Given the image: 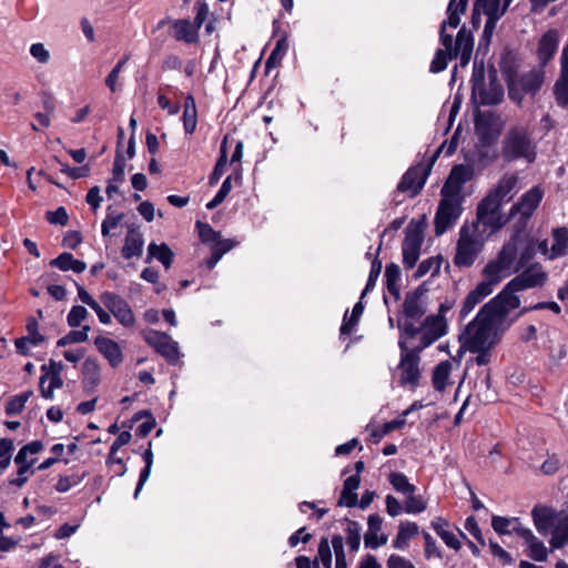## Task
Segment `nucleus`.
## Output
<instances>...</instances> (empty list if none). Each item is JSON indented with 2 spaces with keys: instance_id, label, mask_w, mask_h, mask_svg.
Instances as JSON below:
<instances>
[{
  "instance_id": "f257e3e1",
  "label": "nucleus",
  "mask_w": 568,
  "mask_h": 568,
  "mask_svg": "<svg viewBox=\"0 0 568 568\" xmlns=\"http://www.w3.org/2000/svg\"><path fill=\"white\" fill-rule=\"evenodd\" d=\"M537 252L547 254V240L519 227L501 246L497 257L487 264L488 272L501 275L503 280L527 266Z\"/></svg>"
},
{
  "instance_id": "f03ea898",
  "label": "nucleus",
  "mask_w": 568,
  "mask_h": 568,
  "mask_svg": "<svg viewBox=\"0 0 568 568\" xmlns=\"http://www.w3.org/2000/svg\"><path fill=\"white\" fill-rule=\"evenodd\" d=\"M499 155L504 163L532 164L538 155V142L529 124H514L507 129L500 142Z\"/></svg>"
},
{
  "instance_id": "7ed1b4c3",
  "label": "nucleus",
  "mask_w": 568,
  "mask_h": 568,
  "mask_svg": "<svg viewBox=\"0 0 568 568\" xmlns=\"http://www.w3.org/2000/svg\"><path fill=\"white\" fill-rule=\"evenodd\" d=\"M501 324L489 313L480 308L459 335V342L465 349H483L495 347L501 339Z\"/></svg>"
},
{
  "instance_id": "20e7f679",
  "label": "nucleus",
  "mask_w": 568,
  "mask_h": 568,
  "mask_svg": "<svg viewBox=\"0 0 568 568\" xmlns=\"http://www.w3.org/2000/svg\"><path fill=\"white\" fill-rule=\"evenodd\" d=\"M531 516L539 534L546 535L551 530L552 548L560 549L568 544V513L537 505L532 508Z\"/></svg>"
},
{
  "instance_id": "39448f33",
  "label": "nucleus",
  "mask_w": 568,
  "mask_h": 568,
  "mask_svg": "<svg viewBox=\"0 0 568 568\" xmlns=\"http://www.w3.org/2000/svg\"><path fill=\"white\" fill-rule=\"evenodd\" d=\"M545 74V68L539 64L518 77L507 74L509 99L520 104L525 94L535 95L544 84Z\"/></svg>"
},
{
  "instance_id": "423d86ee",
  "label": "nucleus",
  "mask_w": 568,
  "mask_h": 568,
  "mask_svg": "<svg viewBox=\"0 0 568 568\" xmlns=\"http://www.w3.org/2000/svg\"><path fill=\"white\" fill-rule=\"evenodd\" d=\"M484 246L483 233L475 229L464 225L459 232V239L456 245L454 263L458 267H469L474 264Z\"/></svg>"
},
{
  "instance_id": "0eeeda50",
  "label": "nucleus",
  "mask_w": 568,
  "mask_h": 568,
  "mask_svg": "<svg viewBox=\"0 0 568 568\" xmlns=\"http://www.w3.org/2000/svg\"><path fill=\"white\" fill-rule=\"evenodd\" d=\"M501 202L487 194L478 204L477 221L470 227L480 233L489 229V234L500 230L511 217L501 213Z\"/></svg>"
},
{
  "instance_id": "6e6552de",
  "label": "nucleus",
  "mask_w": 568,
  "mask_h": 568,
  "mask_svg": "<svg viewBox=\"0 0 568 568\" xmlns=\"http://www.w3.org/2000/svg\"><path fill=\"white\" fill-rule=\"evenodd\" d=\"M449 26L448 19L445 20L440 29V42L443 47L449 52V58L455 59L459 55L460 65L465 67L469 60L474 48V38L470 31L462 28L454 42L453 36L446 33V27Z\"/></svg>"
},
{
  "instance_id": "1a4fd4ad",
  "label": "nucleus",
  "mask_w": 568,
  "mask_h": 568,
  "mask_svg": "<svg viewBox=\"0 0 568 568\" xmlns=\"http://www.w3.org/2000/svg\"><path fill=\"white\" fill-rule=\"evenodd\" d=\"M447 185L442 190L443 197L435 214V233L443 235L462 214L460 200L457 194H446Z\"/></svg>"
},
{
  "instance_id": "9d476101",
  "label": "nucleus",
  "mask_w": 568,
  "mask_h": 568,
  "mask_svg": "<svg viewBox=\"0 0 568 568\" xmlns=\"http://www.w3.org/2000/svg\"><path fill=\"white\" fill-rule=\"evenodd\" d=\"M517 292L520 291L516 286L511 287V282H509L497 296L491 298L481 308L503 324L507 315L520 305L519 297L516 295Z\"/></svg>"
},
{
  "instance_id": "9b49d317",
  "label": "nucleus",
  "mask_w": 568,
  "mask_h": 568,
  "mask_svg": "<svg viewBox=\"0 0 568 568\" xmlns=\"http://www.w3.org/2000/svg\"><path fill=\"white\" fill-rule=\"evenodd\" d=\"M484 274L486 278L470 291L464 300L459 311L460 320L466 318L485 297L493 293L494 286L501 281V275L490 274L487 265L484 268Z\"/></svg>"
},
{
  "instance_id": "f8f14e48",
  "label": "nucleus",
  "mask_w": 568,
  "mask_h": 568,
  "mask_svg": "<svg viewBox=\"0 0 568 568\" xmlns=\"http://www.w3.org/2000/svg\"><path fill=\"white\" fill-rule=\"evenodd\" d=\"M422 349L413 346L410 349H406L405 343H402L400 349V362L398 369L400 371V384L416 386L420 377L419 371V354Z\"/></svg>"
},
{
  "instance_id": "ddd939ff",
  "label": "nucleus",
  "mask_w": 568,
  "mask_h": 568,
  "mask_svg": "<svg viewBox=\"0 0 568 568\" xmlns=\"http://www.w3.org/2000/svg\"><path fill=\"white\" fill-rule=\"evenodd\" d=\"M504 90L500 84L491 81L486 88L484 83L483 71L474 73L473 77V98L483 105H495L501 102Z\"/></svg>"
},
{
  "instance_id": "4468645a",
  "label": "nucleus",
  "mask_w": 568,
  "mask_h": 568,
  "mask_svg": "<svg viewBox=\"0 0 568 568\" xmlns=\"http://www.w3.org/2000/svg\"><path fill=\"white\" fill-rule=\"evenodd\" d=\"M422 336L416 347L424 351L447 333V323L442 314L429 315L420 325Z\"/></svg>"
},
{
  "instance_id": "2eb2a0df",
  "label": "nucleus",
  "mask_w": 568,
  "mask_h": 568,
  "mask_svg": "<svg viewBox=\"0 0 568 568\" xmlns=\"http://www.w3.org/2000/svg\"><path fill=\"white\" fill-rule=\"evenodd\" d=\"M102 304L113 314V316L125 327L134 325L135 317L129 304L119 295L110 292L101 294Z\"/></svg>"
},
{
  "instance_id": "dca6fc26",
  "label": "nucleus",
  "mask_w": 568,
  "mask_h": 568,
  "mask_svg": "<svg viewBox=\"0 0 568 568\" xmlns=\"http://www.w3.org/2000/svg\"><path fill=\"white\" fill-rule=\"evenodd\" d=\"M144 339L170 363H176L179 361L180 353L178 343L168 334L152 329L144 334Z\"/></svg>"
},
{
  "instance_id": "f3484780",
  "label": "nucleus",
  "mask_w": 568,
  "mask_h": 568,
  "mask_svg": "<svg viewBox=\"0 0 568 568\" xmlns=\"http://www.w3.org/2000/svg\"><path fill=\"white\" fill-rule=\"evenodd\" d=\"M429 171L430 166L425 164L408 169L398 183V191L407 192L410 196L417 195L423 189Z\"/></svg>"
},
{
  "instance_id": "a211bd4d",
  "label": "nucleus",
  "mask_w": 568,
  "mask_h": 568,
  "mask_svg": "<svg viewBox=\"0 0 568 568\" xmlns=\"http://www.w3.org/2000/svg\"><path fill=\"white\" fill-rule=\"evenodd\" d=\"M43 375L40 377L39 386L44 398H52L53 392L62 387V378L60 376L63 364L61 362L50 361L48 365L41 367Z\"/></svg>"
},
{
  "instance_id": "6ab92c4d",
  "label": "nucleus",
  "mask_w": 568,
  "mask_h": 568,
  "mask_svg": "<svg viewBox=\"0 0 568 568\" xmlns=\"http://www.w3.org/2000/svg\"><path fill=\"white\" fill-rule=\"evenodd\" d=\"M542 196V190L539 186H534L511 206L509 216L514 217L515 215L520 214V220H523V223H526V221L532 215L534 211L538 207Z\"/></svg>"
},
{
  "instance_id": "aec40b11",
  "label": "nucleus",
  "mask_w": 568,
  "mask_h": 568,
  "mask_svg": "<svg viewBox=\"0 0 568 568\" xmlns=\"http://www.w3.org/2000/svg\"><path fill=\"white\" fill-rule=\"evenodd\" d=\"M422 243V232L416 227H407L406 236L402 245L403 262L407 268L414 267L416 262L418 261Z\"/></svg>"
},
{
  "instance_id": "412c9836",
  "label": "nucleus",
  "mask_w": 568,
  "mask_h": 568,
  "mask_svg": "<svg viewBox=\"0 0 568 568\" xmlns=\"http://www.w3.org/2000/svg\"><path fill=\"white\" fill-rule=\"evenodd\" d=\"M523 270L520 274L510 281L511 287L516 286L519 291H524L541 286L547 280V274L539 264H532L528 267L525 266Z\"/></svg>"
},
{
  "instance_id": "4be33fe9",
  "label": "nucleus",
  "mask_w": 568,
  "mask_h": 568,
  "mask_svg": "<svg viewBox=\"0 0 568 568\" xmlns=\"http://www.w3.org/2000/svg\"><path fill=\"white\" fill-rule=\"evenodd\" d=\"M559 43L560 34L556 29H550L541 36L537 48L539 65L546 67L556 54Z\"/></svg>"
},
{
  "instance_id": "5701e85b",
  "label": "nucleus",
  "mask_w": 568,
  "mask_h": 568,
  "mask_svg": "<svg viewBox=\"0 0 568 568\" xmlns=\"http://www.w3.org/2000/svg\"><path fill=\"white\" fill-rule=\"evenodd\" d=\"M518 182L519 178L516 173H506L500 178L496 186L488 192V194L501 203L509 201L516 193Z\"/></svg>"
},
{
  "instance_id": "b1692460",
  "label": "nucleus",
  "mask_w": 568,
  "mask_h": 568,
  "mask_svg": "<svg viewBox=\"0 0 568 568\" xmlns=\"http://www.w3.org/2000/svg\"><path fill=\"white\" fill-rule=\"evenodd\" d=\"M423 292L415 290L406 294L403 303V313L407 318L418 320L426 313Z\"/></svg>"
},
{
  "instance_id": "393cba45",
  "label": "nucleus",
  "mask_w": 568,
  "mask_h": 568,
  "mask_svg": "<svg viewBox=\"0 0 568 568\" xmlns=\"http://www.w3.org/2000/svg\"><path fill=\"white\" fill-rule=\"evenodd\" d=\"M94 344L98 351L109 361L113 367L118 366L122 362V352L115 341L108 337H97Z\"/></svg>"
},
{
  "instance_id": "a878e982",
  "label": "nucleus",
  "mask_w": 568,
  "mask_h": 568,
  "mask_svg": "<svg viewBox=\"0 0 568 568\" xmlns=\"http://www.w3.org/2000/svg\"><path fill=\"white\" fill-rule=\"evenodd\" d=\"M513 0H476L473 20L476 22V14L483 12L486 16H504Z\"/></svg>"
},
{
  "instance_id": "bb28decb",
  "label": "nucleus",
  "mask_w": 568,
  "mask_h": 568,
  "mask_svg": "<svg viewBox=\"0 0 568 568\" xmlns=\"http://www.w3.org/2000/svg\"><path fill=\"white\" fill-rule=\"evenodd\" d=\"M520 537L525 540L529 557L535 561H545L548 557V550L544 542L539 540L529 528L520 530Z\"/></svg>"
},
{
  "instance_id": "cd10ccee",
  "label": "nucleus",
  "mask_w": 568,
  "mask_h": 568,
  "mask_svg": "<svg viewBox=\"0 0 568 568\" xmlns=\"http://www.w3.org/2000/svg\"><path fill=\"white\" fill-rule=\"evenodd\" d=\"M143 245L144 240L142 234L135 229L129 230L121 251L122 256L126 260L141 256L143 252Z\"/></svg>"
},
{
  "instance_id": "c85d7f7f",
  "label": "nucleus",
  "mask_w": 568,
  "mask_h": 568,
  "mask_svg": "<svg viewBox=\"0 0 568 568\" xmlns=\"http://www.w3.org/2000/svg\"><path fill=\"white\" fill-rule=\"evenodd\" d=\"M28 453L36 454V442H31L28 445H26L24 447H22L14 458V463L17 465H19V469H18V477L14 480H12L11 483L16 486H22L28 479L26 474L29 471V468L32 464V460L30 463L27 462Z\"/></svg>"
},
{
  "instance_id": "c756f323",
  "label": "nucleus",
  "mask_w": 568,
  "mask_h": 568,
  "mask_svg": "<svg viewBox=\"0 0 568 568\" xmlns=\"http://www.w3.org/2000/svg\"><path fill=\"white\" fill-rule=\"evenodd\" d=\"M554 243L550 248L547 247V254H542L548 260H555L562 256L568 251V229L558 227L552 231Z\"/></svg>"
},
{
  "instance_id": "7c9ffc66",
  "label": "nucleus",
  "mask_w": 568,
  "mask_h": 568,
  "mask_svg": "<svg viewBox=\"0 0 568 568\" xmlns=\"http://www.w3.org/2000/svg\"><path fill=\"white\" fill-rule=\"evenodd\" d=\"M494 121L495 116L491 112H480L476 115L475 129L481 142L490 143L496 139L497 133L490 131Z\"/></svg>"
},
{
  "instance_id": "2f4dec72",
  "label": "nucleus",
  "mask_w": 568,
  "mask_h": 568,
  "mask_svg": "<svg viewBox=\"0 0 568 568\" xmlns=\"http://www.w3.org/2000/svg\"><path fill=\"white\" fill-rule=\"evenodd\" d=\"M172 29L174 32L173 36L178 41L196 43L199 40L197 28L187 19L175 20L172 24Z\"/></svg>"
},
{
  "instance_id": "473e14b6",
  "label": "nucleus",
  "mask_w": 568,
  "mask_h": 568,
  "mask_svg": "<svg viewBox=\"0 0 568 568\" xmlns=\"http://www.w3.org/2000/svg\"><path fill=\"white\" fill-rule=\"evenodd\" d=\"M491 527L499 535L517 534L520 537V530H525L517 517L493 516Z\"/></svg>"
},
{
  "instance_id": "72a5a7b5",
  "label": "nucleus",
  "mask_w": 568,
  "mask_h": 568,
  "mask_svg": "<svg viewBox=\"0 0 568 568\" xmlns=\"http://www.w3.org/2000/svg\"><path fill=\"white\" fill-rule=\"evenodd\" d=\"M361 478L358 475H352L344 481V487L338 500V505L354 507L357 504L356 490L359 487Z\"/></svg>"
},
{
  "instance_id": "f704fd0d",
  "label": "nucleus",
  "mask_w": 568,
  "mask_h": 568,
  "mask_svg": "<svg viewBox=\"0 0 568 568\" xmlns=\"http://www.w3.org/2000/svg\"><path fill=\"white\" fill-rule=\"evenodd\" d=\"M173 256V252L165 243H150L148 246V261L151 258H156L166 270L171 267Z\"/></svg>"
},
{
  "instance_id": "c9c22d12",
  "label": "nucleus",
  "mask_w": 568,
  "mask_h": 568,
  "mask_svg": "<svg viewBox=\"0 0 568 568\" xmlns=\"http://www.w3.org/2000/svg\"><path fill=\"white\" fill-rule=\"evenodd\" d=\"M50 264L61 271L72 270L75 273H82L87 268L85 262L75 260L70 253L60 254L57 258H53Z\"/></svg>"
},
{
  "instance_id": "e433bc0d",
  "label": "nucleus",
  "mask_w": 568,
  "mask_h": 568,
  "mask_svg": "<svg viewBox=\"0 0 568 568\" xmlns=\"http://www.w3.org/2000/svg\"><path fill=\"white\" fill-rule=\"evenodd\" d=\"M397 327L400 331V337L398 342L399 348L402 349L403 342L405 343L406 349H410L413 346H416L413 341L417 336H422L420 326H415L412 322L405 321L403 323L398 322Z\"/></svg>"
},
{
  "instance_id": "4c0bfd02",
  "label": "nucleus",
  "mask_w": 568,
  "mask_h": 568,
  "mask_svg": "<svg viewBox=\"0 0 568 568\" xmlns=\"http://www.w3.org/2000/svg\"><path fill=\"white\" fill-rule=\"evenodd\" d=\"M418 534V526L415 523L406 521L400 523L398 527L397 536L393 542V546L397 549H403L407 541Z\"/></svg>"
},
{
  "instance_id": "58836bf2",
  "label": "nucleus",
  "mask_w": 568,
  "mask_h": 568,
  "mask_svg": "<svg viewBox=\"0 0 568 568\" xmlns=\"http://www.w3.org/2000/svg\"><path fill=\"white\" fill-rule=\"evenodd\" d=\"M388 480L397 493L406 497L408 495L415 494L416 487L409 483L407 476L404 475L403 473H390L388 476Z\"/></svg>"
},
{
  "instance_id": "ea45409f",
  "label": "nucleus",
  "mask_w": 568,
  "mask_h": 568,
  "mask_svg": "<svg viewBox=\"0 0 568 568\" xmlns=\"http://www.w3.org/2000/svg\"><path fill=\"white\" fill-rule=\"evenodd\" d=\"M84 383L90 387H95L100 383V367L95 359L87 358L82 365Z\"/></svg>"
},
{
  "instance_id": "a19ab883",
  "label": "nucleus",
  "mask_w": 568,
  "mask_h": 568,
  "mask_svg": "<svg viewBox=\"0 0 568 568\" xmlns=\"http://www.w3.org/2000/svg\"><path fill=\"white\" fill-rule=\"evenodd\" d=\"M386 285L387 290L390 294H393L396 298L399 297V286L398 282L400 280V268L397 264H389L385 270Z\"/></svg>"
},
{
  "instance_id": "79ce46f5",
  "label": "nucleus",
  "mask_w": 568,
  "mask_h": 568,
  "mask_svg": "<svg viewBox=\"0 0 568 568\" xmlns=\"http://www.w3.org/2000/svg\"><path fill=\"white\" fill-rule=\"evenodd\" d=\"M452 364L448 361L440 362L433 372V385L435 389L443 390L449 377Z\"/></svg>"
},
{
  "instance_id": "37998d69",
  "label": "nucleus",
  "mask_w": 568,
  "mask_h": 568,
  "mask_svg": "<svg viewBox=\"0 0 568 568\" xmlns=\"http://www.w3.org/2000/svg\"><path fill=\"white\" fill-rule=\"evenodd\" d=\"M468 0H450L447 14L450 28H457L460 22V16L465 12Z\"/></svg>"
},
{
  "instance_id": "c03bdc74",
  "label": "nucleus",
  "mask_w": 568,
  "mask_h": 568,
  "mask_svg": "<svg viewBox=\"0 0 568 568\" xmlns=\"http://www.w3.org/2000/svg\"><path fill=\"white\" fill-rule=\"evenodd\" d=\"M29 336L16 339V347L19 354L28 355L31 346L36 345V321L31 320L28 324Z\"/></svg>"
},
{
  "instance_id": "a18cd8bd",
  "label": "nucleus",
  "mask_w": 568,
  "mask_h": 568,
  "mask_svg": "<svg viewBox=\"0 0 568 568\" xmlns=\"http://www.w3.org/2000/svg\"><path fill=\"white\" fill-rule=\"evenodd\" d=\"M552 94L558 106L568 109V79L558 77L552 88Z\"/></svg>"
},
{
  "instance_id": "49530a36",
  "label": "nucleus",
  "mask_w": 568,
  "mask_h": 568,
  "mask_svg": "<svg viewBox=\"0 0 568 568\" xmlns=\"http://www.w3.org/2000/svg\"><path fill=\"white\" fill-rule=\"evenodd\" d=\"M32 390H27L22 394L16 395L11 397L6 404V414L7 415H17L20 414L28 399L32 396Z\"/></svg>"
},
{
  "instance_id": "de8ad7c7",
  "label": "nucleus",
  "mask_w": 568,
  "mask_h": 568,
  "mask_svg": "<svg viewBox=\"0 0 568 568\" xmlns=\"http://www.w3.org/2000/svg\"><path fill=\"white\" fill-rule=\"evenodd\" d=\"M226 163H227L226 140H224L221 144L220 158L217 159V162L215 163L213 172L211 173V175L209 178V183L211 185H214L219 182V180L221 179V176L224 173Z\"/></svg>"
},
{
  "instance_id": "09e8293b",
  "label": "nucleus",
  "mask_w": 568,
  "mask_h": 568,
  "mask_svg": "<svg viewBox=\"0 0 568 568\" xmlns=\"http://www.w3.org/2000/svg\"><path fill=\"white\" fill-rule=\"evenodd\" d=\"M471 176V169L466 165H455L449 174L447 184H456L459 189L463 183L468 181Z\"/></svg>"
},
{
  "instance_id": "8fccbe9b",
  "label": "nucleus",
  "mask_w": 568,
  "mask_h": 568,
  "mask_svg": "<svg viewBox=\"0 0 568 568\" xmlns=\"http://www.w3.org/2000/svg\"><path fill=\"white\" fill-rule=\"evenodd\" d=\"M346 540L352 551H357L361 545V526L356 521L347 520Z\"/></svg>"
},
{
  "instance_id": "3c124183",
  "label": "nucleus",
  "mask_w": 568,
  "mask_h": 568,
  "mask_svg": "<svg viewBox=\"0 0 568 568\" xmlns=\"http://www.w3.org/2000/svg\"><path fill=\"white\" fill-rule=\"evenodd\" d=\"M143 459L145 462V467L142 469V471L140 474V479H139V483H138L135 491H134L135 498H138L140 491L143 488V485L149 479L150 474H151V468L153 465V453H152L151 448H149L144 452Z\"/></svg>"
},
{
  "instance_id": "603ef678",
  "label": "nucleus",
  "mask_w": 568,
  "mask_h": 568,
  "mask_svg": "<svg viewBox=\"0 0 568 568\" xmlns=\"http://www.w3.org/2000/svg\"><path fill=\"white\" fill-rule=\"evenodd\" d=\"M439 271H440V260L437 257H429L419 264V266L415 273V277L419 278V277L425 276L428 273H430L432 276H435L439 273Z\"/></svg>"
},
{
  "instance_id": "864d4df0",
  "label": "nucleus",
  "mask_w": 568,
  "mask_h": 568,
  "mask_svg": "<svg viewBox=\"0 0 568 568\" xmlns=\"http://www.w3.org/2000/svg\"><path fill=\"white\" fill-rule=\"evenodd\" d=\"M332 547L335 552V568H346V558L344 552V539L339 535H335L332 538Z\"/></svg>"
},
{
  "instance_id": "5fc2aeb1",
  "label": "nucleus",
  "mask_w": 568,
  "mask_h": 568,
  "mask_svg": "<svg viewBox=\"0 0 568 568\" xmlns=\"http://www.w3.org/2000/svg\"><path fill=\"white\" fill-rule=\"evenodd\" d=\"M231 190H232V176L230 175L223 181L221 189L217 191L215 196L206 204V209L213 210L216 206H219L226 199V196L229 195Z\"/></svg>"
},
{
  "instance_id": "6e6d98bb",
  "label": "nucleus",
  "mask_w": 568,
  "mask_h": 568,
  "mask_svg": "<svg viewBox=\"0 0 568 568\" xmlns=\"http://www.w3.org/2000/svg\"><path fill=\"white\" fill-rule=\"evenodd\" d=\"M88 316L89 313L84 306L74 305L67 316L68 325L70 327H78L83 321L88 318Z\"/></svg>"
},
{
  "instance_id": "4d7b16f0",
  "label": "nucleus",
  "mask_w": 568,
  "mask_h": 568,
  "mask_svg": "<svg viewBox=\"0 0 568 568\" xmlns=\"http://www.w3.org/2000/svg\"><path fill=\"white\" fill-rule=\"evenodd\" d=\"M494 347H483V349H467L470 353L476 354L475 357L467 362L469 364H476L478 366H487L491 362V351Z\"/></svg>"
},
{
  "instance_id": "13d9d810",
  "label": "nucleus",
  "mask_w": 568,
  "mask_h": 568,
  "mask_svg": "<svg viewBox=\"0 0 568 568\" xmlns=\"http://www.w3.org/2000/svg\"><path fill=\"white\" fill-rule=\"evenodd\" d=\"M448 60H452L449 58V52L444 49H438L435 53V57L430 63V71L434 73H438L444 71L447 68Z\"/></svg>"
},
{
  "instance_id": "bf43d9fd",
  "label": "nucleus",
  "mask_w": 568,
  "mask_h": 568,
  "mask_svg": "<svg viewBox=\"0 0 568 568\" xmlns=\"http://www.w3.org/2000/svg\"><path fill=\"white\" fill-rule=\"evenodd\" d=\"M199 235L202 242L213 244L220 239V233L215 232L212 226L207 223L196 222Z\"/></svg>"
},
{
  "instance_id": "052dcab7",
  "label": "nucleus",
  "mask_w": 568,
  "mask_h": 568,
  "mask_svg": "<svg viewBox=\"0 0 568 568\" xmlns=\"http://www.w3.org/2000/svg\"><path fill=\"white\" fill-rule=\"evenodd\" d=\"M128 60L129 57H124L123 59H121L105 78V84L112 92L116 91V82L119 75Z\"/></svg>"
},
{
  "instance_id": "680f3d73",
  "label": "nucleus",
  "mask_w": 568,
  "mask_h": 568,
  "mask_svg": "<svg viewBox=\"0 0 568 568\" xmlns=\"http://www.w3.org/2000/svg\"><path fill=\"white\" fill-rule=\"evenodd\" d=\"M426 509V503L415 494L408 495L405 500V511L408 514H419Z\"/></svg>"
},
{
  "instance_id": "e2e57ef3",
  "label": "nucleus",
  "mask_w": 568,
  "mask_h": 568,
  "mask_svg": "<svg viewBox=\"0 0 568 568\" xmlns=\"http://www.w3.org/2000/svg\"><path fill=\"white\" fill-rule=\"evenodd\" d=\"M381 271H382V263L381 261L378 260H375L373 263H372V268H371V272H369V276H368V280H367V283H366V286L361 295V300L364 298V296L375 286L376 284V281L381 274Z\"/></svg>"
},
{
  "instance_id": "0e129e2a",
  "label": "nucleus",
  "mask_w": 568,
  "mask_h": 568,
  "mask_svg": "<svg viewBox=\"0 0 568 568\" xmlns=\"http://www.w3.org/2000/svg\"><path fill=\"white\" fill-rule=\"evenodd\" d=\"M365 547L376 549L387 542V536L379 532L367 531L364 537Z\"/></svg>"
},
{
  "instance_id": "69168bd1",
  "label": "nucleus",
  "mask_w": 568,
  "mask_h": 568,
  "mask_svg": "<svg viewBox=\"0 0 568 568\" xmlns=\"http://www.w3.org/2000/svg\"><path fill=\"white\" fill-rule=\"evenodd\" d=\"M316 560H321L325 568L332 566V552L327 539H322L318 546V554Z\"/></svg>"
},
{
  "instance_id": "338daca9",
  "label": "nucleus",
  "mask_w": 568,
  "mask_h": 568,
  "mask_svg": "<svg viewBox=\"0 0 568 568\" xmlns=\"http://www.w3.org/2000/svg\"><path fill=\"white\" fill-rule=\"evenodd\" d=\"M47 220L51 224L65 225L69 220L67 210L63 206L58 207L55 211H48L45 214Z\"/></svg>"
},
{
  "instance_id": "774afa93",
  "label": "nucleus",
  "mask_w": 568,
  "mask_h": 568,
  "mask_svg": "<svg viewBox=\"0 0 568 568\" xmlns=\"http://www.w3.org/2000/svg\"><path fill=\"white\" fill-rule=\"evenodd\" d=\"M83 477H84V475H82V476H75V475H73V476H62L58 480V483L55 485V489L58 491H60V493H65L72 486H75V485L80 484Z\"/></svg>"
}]
</instances>
